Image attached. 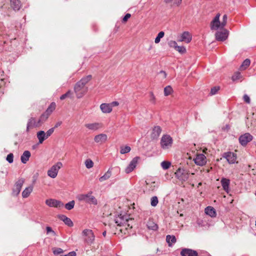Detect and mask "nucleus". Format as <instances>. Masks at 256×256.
I'll return each mask as SVG.
<instances>
[{"label":"nucleus","mask_w":256,"mask_h":256,"mask_svg":"<svg viewBox=\"0 0 256 256\" xmlns=\"http://www.w3.org/2000/svg\"><path fill=\"white\" fill-rule=\"evenodd\" d=\"M182 0H176V4L179 5L182 3Z\"/></svg>","instance_id":"obj_58"},{"label":"nucleus","mask_w":256,"mask_h":256,"mask_svg":"<svg viewBox=\"0 0 256 256\" xmlns=\"http://www.w3.org/2000/svg\"><path fill=\"white\" fill-rule=\"evenodd\" d=\"M62 164L61 162H58L52 166L50 168L48 171V175L52 178H55L56 177L58 170L62 167Z\"/></svg>","instance_id":"obj_5"},{"label":"nucleus","mask_w":256,"mask_h":256,"mask_svg":"<svg viewBox=\"0 0 256 256\" xmlns=\"http://www.w3.org/2000/svg\"><path fill=\"white\" fill-rule=\"evenodd\" d=\"M112 168H110L104 176L99 178V180L100 182H102L108 180L112 176Z\"/></svg>","instance_id":"obj_29"},{"label":"nucleus","mask_w":256,"mask_h":256,"mask_svg":"<svg viewBox=\"0 0 256 256\" xmlns=\"http://www.w3.org/2000/svg\"><path fill=\"white\" fill-rule=\"evenodd\" d=\"M195 164L200 166H204L206 162V157L204 154H197L196 158H194Z\"/></svg>","instance_id":"obj_14"},{"label":"nucleus","mask_w":256,"mask_h":256,"mask_svg":"<svg viewBox=\"0 0 256 256\" xmlns=\"http://www.w3.org/2000/svg\"><path fill=\"white\" fill-rule=\"evenodd\" d=\"M116 223L118 224V225H120L121 224V222L120 223V224H118V220H116Z\"/></svg>","instance_id":"obj_62"},{"label":"nucleus","mask_w":256,"mask_h":256,"mask_svg":"<svg viewBox=\"0 0 256 256\" xmlns=\"http://www.w3.org/2000/svg\"><path fill=\"white\" fill-rule=\"evenodd\" d=\"M62 124V122L61 121L58 122L56 124L54 128H57L58 126H60Z\"/></svg>","instance_id":"obj_57"},{"label":"nucleus","mask_w":256,"mask_h":256,"mask_svg":"<svg viewBox=\"0 0 256 256\" xmlns=\"http://www.w3.org/2000/svg\"><path fill=\"white\" fill-rule=\"evenodd\" d=\"M85 165L87 168H90L94 166V162L90 159H87L85 161Z\"/></svg>","instance_id":"obj_40"},{"label":"nucleus","mask_w":256,"mask_h":256,"mask_svg":"<svg viewBox=\"0 0 256 256\" xmlns=\"http://www.w3.org/2000/svg\"><path fill=\"white\" fill-rule=\"evenodd\" d=\"M160 73H162L163 74V75H164V78L166 77V72H164L163 70H162V71H160Z\"/></svg>","instance_id":"obj_59"},{"label":"nucleus","mask_w":256,"mask_h":256,"mask_svg":"<svg viewBox=\"0 0 256 256\" xmlns=\"http://www.w3.org/2000/svg\"><path fill=\"white\" fill-rule=\"evenodd\" d=\"M72 94V92L71 90H69L66 94L62 95L60 96V100H64L66 98H71Z\"/></svg>","instance_id":"obj_38"},{"label":"nucleus","mask_w":256,"mask_h":256,"mask_svg":"<svg viewBox=\"0 0 256 256\" xmlns=\"http://www.w3.org/2000/svg\"><path fill=\"white\" fill-rule=\"evenodd\" d=\"M58 218L61 220L63 221L64 222V224L70 227L73 226L74 224L72 220L65 215H60L58 216Z\"/></svg>","instance_id":"obj_23"},{"label":"nucleus","mask_w":256,"mask_h":256,"mask_svg":"<svg viewBox=\"0 0 256 256\" xmlns=\"http://www.w3.org/2000/svg\"><path fill=\"white\" fill-rule=\"evenodd\" d=\"M82 234L84 236V241L88 245H91L94 242L95 236L92 230L85 229L82 232Z\"/></svg>","instance_id":"obj_4"},{"label":"nucleus","mask_w":256,"mask_h":256,"mask_svg":"<svg viewBox=\"0 0 256 256\" xmlns=\"http://www.w3.org/2000/svg\"><path fill=\"white\" fill-rule=\"evenodd\" d=\"M168 44L169 46H170L171 48H174L175 50L178 46L176 42L174 40H170L168 42Z\"/></svg>","instance_id":"obj_48"},{"label":"nucleus","mask_w":256,"mask_h":256,"mask_svg":"<svg viewBox=\"0 0 256 256\" xmlns=\"http://www.w3.org/2000/svg\"><path fill=\"white\" fill-rule=\"evenodd\" d=\"M162 129L160 126H155L152 129L151 134V138L152 139H156L160 135Z\"/></svg>","instance_id":"obj_19"},{"label":"nucleus","mask_w":256,"mask_h":256,"mask_svg":"<svg viewBox=\"0 0 256 256\" xmlns=\"http://www.w3.org/2000/svg\"><path fill=\"white\" fill-rule=\"evenodd\" d=\"M100 108L104 113H110L112 111V108L110 104L103 103L100 104Z\"/></svg>","instance_id":"obj_22"},{"label":"nucleus","mask_w":256,"mask_h":256,"mask_svg":"<svg viewBox=\"0 0 256 256\" xmlns=\"http://www.w3.org/2000/svg\"><path fill=\"white\" fill-rule=\"evenodd\" d=\"M10 6L14 10H18L22 6L20 0H10Z\"/></svg>","instance_id":"obj_21"},{"label":"nucleus","mask_w":256,"mask_h":256,"mask_svg":"<svg viewBox=\"0 0 256 256\" xmlns=\"http://www.w3.org/2000/svg\"><path fill=\"white\" fill-rule=\"evenodd\" d=\"M131 150V148L129 146H121L120 152L122 154H125L129 152Z\"/></svg>","instance_id":"obj_35"},{"label":"nucleus","mask_w":256,"mask_h":256,"mask_svg":"<svg viewBox=\"0 0 256 256\" xmlns=\"http://www.w3.org/2000/svg\"><path fill=\"white\" fill-rule=\"evenodd\" d=\"M220 14L218 13L211 22L210 26L212 30H216L218 28H222L221 22L220 21Z\"/></svg>","instance_id":"obj_12"},{"label":"nucleus","mask_w":256,"mask_h":256,"mask_svg":"<svg viewBox=\"0 0 256 256\" xmlns=\"http://www.w3.org/2000/svg\"><path fill=\"white\" fill-rule=\"evenodd\" d=\"M6 160L9 163H12L14 161V154L12 153L9 154L7 156Z\"/></svg>","instance_id":"obj_46"},{"label":"nucleus","mask_w":256,"mask_h":256,"mask_svg":"<svg viewBox=\"0 0 256 256\" xmlns=\"http://www.w3.org/2000/svg\"><path fill=\"white\" fill-rule=\"evenodd\" d=\"M75 202L72 200L65 204V208L68 210H71L74 208Z\"/></svg>","instance_id":"obj_36"},{"label":"nucleus","mask_w":256,"mask_h":256,"mask_svg":"<svg viewBox=\"0 0 256 256\" xmlns=\"http://www.w3.org/2000/svg\"><path fill=\"white\" fill-rule=\"evenodd\" d=\"M130 16H131L130 14H126L124 16V18H123V19H122V22H126L128 20L129 18H130Z\"/></svg>","instance_id":"obj_54"},{"label":"nucleus","mask_w":256,"mask_h":256,"mask_svg":"<svg viewBox=\"0 0 256 256\" xmlns=\"http://www.w3.org/2000/svg\"><path fill=\"white\" fill-rule=\"evenodd\" d=\"M92 192H90L87 194H80L76 196V198L80 202H84L90 204L96 205L98 204V200L92 195Z\"/></svg>","instance_id":"obj_2"},{"label":"nucleus","mask_w":256,"mask_h":256,"mask_svg":"<svg viewBox=\"0 0 256 256\" xmlns=\"http://www.w3.org/2000/svg\"><path fill=\"white\" fill-rule=\"evenodd\" d=\"M60 256H76V252L73 251V252H68L66 254L61 255Z\"/></svg>","instance_id":"obj_55"},{"label":"nucleus","mask_w":256,"mask_h":256,"mask_svg":"<svg viewBox=\"0 0 256 256\" xmlns=\"http://www.w3.org/2000/svg\"><path fill=\"white\" fill-rule=\"evenodd\" d=\"M106 230H104V231L102 232V235H103V236H106Z\"/></svg>","instance_id":"obj_61"},{"label":"nucleus","mask_w":256,"mask_h":256,"mask_svg":"<svg viewBox=\"0 0 256 256\" xmlns=\"http://www.w3.org/2000/svg\"><path fill=\"white\" fill-rule=\"evenodd\" d=\"M158 202V198L157 196H154L151 198L150 204L152 206H156Z\"/></svg>","instance_id":"obj_42"},{"label":"nucleus","mask_w":256,"mask_h":256,"mask_svg":"<svg viewBox=\"0 0 256 256\" xmlns=\"http://www.w3.org/2000/svg\"><path fill=\"white\" fill-rule=\"evenodd\" d=\"M50 114H47L46 112H44V114H42L39 120H38V122L40 123V124L42 122H45L48 118V116H50Z\"/></svg>","instance_id":"obj_34"},{"label":"nucleus","mask_w":256,"mask_h":256,"mask_svg":"<svg viewBox=\"0 0 256 256\" xmlns=\"http://www.w3.org/2000/svg\"><path fill=\"white\" fill-rule=\"evenodd\" d=\"M221 184L223 189L227 192L229 190V186L230 184V180L226 178H222L221 180Z\"/></svg>","instance_id":"obj_26"},{"label":"nucleus","mask_w":256,"mask_h":256,"mask_svg":"<svg viewBox=\"0 0 256 256\" xmlns=\"http://www.w3.org/2000/svg\"><path fill=\"white\" fill-rule=\"evenodd\" d=\"M180 254L182 256H198L196 250L188 248H182Z\"/></svg>","instance_id":"obj_15"},{"label":"nucleus","mask_w":256,"mask_h":256,"mask_svg":"<svg viewBox=\"0 0 256 256\" xmlns=\"http://www.w3.org/2000/svg\"><path fill=\"white\" fill-rule=\"evenodd\" d=\"M172 0H164V2H165L166 3H167V4H168V3H169V2H171Z\"/></svg>","instance_id":"obj_60"},{"label":"nucleus","mask_w":256,"mask_h":256,"mask_svg":"<svg viewBox=\"0 0 256 256\" xmlns=\"http://www.w3.org/2000/svg\"><path fill=\"white\" fill-rule=\"evenodd\" d=\"M255 225L256 226V224H255Z\"/></svg>","instance_id":"obj_64"},{"label":"nucleus","mask_w":256,"mask_h":256,"mask_svg":"<svg viewBox=\"0 0 256 256\" xmlns=\"http://www.w3.org/2000/svg\"><path fill=\"white\" fill-rule=\"evenodd\" d=\"M250 61L249 59H246L240 66V68L241 70H246L250 64Z\"/></svg>","instance_id":"obj_32"},{"label":"nucleus","mask_w":256,"mask_h":256,"mask_svg":"<svg viewBox=\"0 0 256 256\" xmlns=\"http://www.w3.org/2000/svg\"><path fill=\"white\" fill-rule=\"evenodd\" d=\"M253 136L250 133H245L241 135L238 138L240 144L242 146H246L248 142L252 140Z\"/></svg>","instance_id":"obj_8"},{"label":"nucleus","mask_w":256,"mask_h":256,"mask_svg":"<svg viewBox=\"0 0 256 256\" xmlns=\"http://www.w3.org/2000/svg\"><path fill=\"white\" fill-rule=\"evenodd\" d=\"M36 136L38 140V143L42 144L44 141L48 138L46 133L44 130H40L37 132Z\"/></svg>","instance_id":"obj_25"},{"label":"nucleus","mask_w":256,"mask_h":256,"mask_svg":"<svg viewBox=\"0 0 256 256\" xmlns=\"http://www.w3.org/2000/svg\"><path fill=\"white\" fill-rule=\"evenodd\" d=\"M107 138L108 136L106 134H101L96 136L94 138V140L96 143L102 144L106 141Z\"/></svg>","instance_id":"obj_18"},{"label":"nucleus","mask_w":256,"mask_h":256,"mask_svg":"<svg viewBox=\"0 0 256 256\" xmlns=\"http://www.w3.org/2000/svg\"><path fill=\"white\" fill-rule=\"evenodd\" d=\"M173 92V90L171 86H168L164 88V94L165 96H168L170 95Z\"/></svg>","instance_id":"obj_33"},{"label":"nucleus","mask_w":256,"mask_h":256,"mask_svg":"<svg viewBox=\"0 0 256 256\" xmlns=\"http://www.w3.org/2000/svg\"><path fill=\"white\" fill-rule=\"evenodd\" d=\"M164 35V32L163 31L160 32L155 38L154 42L156 44H158L160 40V38H163Z\"/></svg>","instance_id":"obj_37"},{"label":"nucleus","mask_w":256,"mask_h":256,"mask_svg":"<svg viewBox=\"0 0 256 256\" xmlns=\"http://www.w3.org/2000/svg\"><path fill=\"white\" fill-rule=\"evenodd\" d=\"M222 157L225 158L230 164H234L236 162V154L231 152H224Z\"/></svg>","instance_id":"obj_9"},{"label":"nucleus","mask_w":256,"mask_h":256,"mask_svg":"<svg viewBox=\"0 0 256 256\" xmlns=\"http://www.w3.org/2000/svg\"><path fill=\"white\" fill-rule=\"evenodd\" d=\"M110 104L111 105V107L112 108V107L118 106L119 103L118 102L114 101L110 103Z\"/></svg>","instance_id":"obj_56"},{"label":"nucleus","mask_w":256,"mask_h":256,"mask_svg":"<svg viewBox=\"0 0 256 256\" xmlns=\"http://www.w3.org/2000/svg\"><path fill=\"white\" fill-rule=\"evenodd\" d=\"M192 36L188 32H184L181 35L180 42H184L189 43L192 40Z\"/></svg>","instance_id":"obj_20"},{"label":"nucleus","mask_w":256,"mask_h":256,"mask_svg":"<svg viewBox=\"0 0 256 256\" xmlns=\"http://www.w3.org/2000/svg\"><path fill=\"white\" fill-rule=\"evenodd\" d=\"M140 160V157L136 156L130 162L128 166L126 168L125 172L126 174L131 172L136 167L138 160Z\"/></svg>","instance_id":"obj_13"},{"label":"nucleus","mask_w":256,"mask_h":256,"mask_svg":"<svg viewBox=\"0 0 256 256\" xmlns=\"http://www.w3.org/2000/svg\"><path fill=\"white\" fill-rule=\"evenodd\" d=\"M33 190V187L32 186H30L26 188L22 192V196L24 198H28L31 192H32Z\"/></svg>","instance_id":"obj_30"},{"label":"nucleus","mask_w":256,"mask_h":256,"mask_svg":"<svg viewBox=\"0 0 256 256\" xmlns=\"http://www.w3.org/2000/svg\"><path fill=\"white\" fill-rule=\"evenodd\" d=\"M52 252L54 254L58 255L63 252V250L59 248H52Z\"/></svg>","instance_id":"obj_43"},{"label":"nucleus","mask_w":256,"mask_h":256,"mask_svg":"<svg viewBox=\"0 0 256 256\" xmlns=\"http://www.w3.org/2000/svg\"><path fill=\"white\" fill-rule=\"evenodd\" d=\"M229 32L225 28H220L215 34L216 39L218 41L223 42L227 39Z\"/></svg>","instance_id":"obj_6"},{"label":"nucleus","mask_w":256,"mask_h":256,"mask_svg":"<svg viewBox=\"0 0 256 256\" xmlns=\"http://www.w3.org/2000/svg\"><path fill=\"white\" fill-rule=\"evenodd\" d=\"M243 99L244 101L247 104H250V98L247 94H244V96Z\"/></svg>","instance_id":"obj_52"},{"label":"nucleus","mask_w":256,"mask_h":256,"mask_svg":"<svg viewBox=\"0 0 256 256\" xmlns=\"http://www.w3.org/2000/svg\"><path fill=\"white\" fill-rule=\"evenodd\" d=\"M54 128H52L50 129H49L46 133V136L48 138L49 136H50L52 133L54 132Z\"/></svg>","instance_id":"obj_50"},{"label":"nucleus","mask_w":256,"mask_h":256,"mask_svg":"<svg viewBox=\"0 0 256 256\" xmlns=\"http://www.w3.org/2000/svg\"><path fill=\"white\" fill-rule=\"evenodd\" d=\"M92 76L88 75L82 78L74 86V91L78 98H82L88 91V88L86 85L91 80Z\"/></svg>","instance_id":"obj_1"},{"label":"nucleus","mask_w":256,"mask_h":256,"mask_svg":"<svg viewBox=\"0 0 256 256\" xmlns=\"http://www.w3.org/2000/svg\"><path fill=\"white\" fill-rule=\"evenodd\" d=\"M242 75L240 73L238 72H237L234 74L232 76V79L233 81H236L242 78Z\"/></svg>","instance_id":"obj_39"},{"label":"nucleus","mask_w":256,"mask_h":256,"mask_svg":"<svg viewBox=\"0 0 256 256\" xmlns=\"http://www.w3.org/2000/svg\"><path fill=\"white\" fill-rule=\"evenodd\" d=\"M166 242L168 244V246L172 247L176 242V239L174 236L167 235L166 236Z\"/></svg>","instance_id":"obj_28"},{"label":"nucleus","mask_w":256,"mask_h":256,"mask_svg":"<svg viewBox=\"0 0 256 256\" xmlns=\"http://www.w3.org/2000/svg\"><path fill=\"white\" fill-rule=\"evenodd\" d=\"M173 140L172 138L168 134H164L160 140V146L163 150H168L172 146Z\"/></svg>","instance_id":"obj_3"},{"label":"nucleus","mask_w":256,"mask_h":256,"mask_svg":"<svg viewBox=\"0 0 256 256\" xmlns=\"http://www.w3.org/2000/svg\"><path fill=\"white\" fill-rule=\"evenodd\" d=\"M31 154L30 151L25 150L20 156V160L23 164H26L29 160Z\"/></svg>","instance_id":"obj_24"},{"label":"nucleus","mask_w":256,"mask_h":256,"mask_svg":"<svg viewBox=\"0 0 256 256\" xmlns=\"http://www.w3.org/2000/svg\"><path fill=\"white\" fill-rule=\"evenodd\" d=\"M46 230L47 234L52 232L54 234V236L56 235V232L52 230V228L50 226H47L46 228Z\"/></svg>","instance_id":"obj_53"},{"label":"nucleus","mask_w":256,"mask_h":256,"mask_svg":"<svg viewBox=\"0 0 256 256\" xmlns=\"http://www.w3.org/2000/svg\"><path fill=\"white\" fill-rule=\"evenodd\" d=\"M40 124V123L38 122H38H36L34 118H30L28 120V124H27L26 130V132H28L30 128H32L34 127L38 126Z\"/></svg>","instance_id":"obj_17"},{"label":"nucleus","mask_w":256,"mask_h":256,"mask_svg":"<svg viewBox=\"0 0 256 256\" xmlns=\"http://www.w3.org/2000/svg\"><path fill=\"white\" fill-rule=\"evenodd\" d=\"M205 213L211 216L214 218L216 216V214L215 209L212 206H208L205 208Z\"/></svg>","instance_id":"obj_27"},{"label":"nucleus","mask_w":256,"mask_h":256,"mask_svg":"<svg viewBox=\"0 0 256 256\" xmlns=\"http://www.w3.org/2000/svg\"><path fill=\"white\" fill-rule=\"evenodd\" d=\"M56 108V104L54 102H52L48 107L47 108L45 112H46L48 114L50 115L51 114L54 110Z\"/></svg>","instance_id":"obj_31"},{"label":"nucleus","mask_w":256,"mask_h":256,"mask_svg":"<svg viewBox=\"0 0 256 256\" xmlns=\"http://www.w3.org/2000/svg\"><path fill=\"white\" fill-rule=\"evenodd\" d=\"M116 168L117 169L118 172H120V168Z\"/></svg>","instance_id":"obj_63"},{"label":"nucleus","mask_w":256,"mask_h":256,"mask_svg":"<svg viewBox=\"0 0 256 256\" xmlns=\"http://www.w3.org/2000/svg\"><path fill=\"white\" fill-rule=\"evenodd\" d=\"M219 90H220L219 86H214L211 88L210 94L211 95L216 94Z\"/></svg>","instance_id":"obj_47"},{"label":"nucleus","mask_w":256,"mask_h":256,"mask_svg":"<svg viewBox=\"0 0 256 256\" xmlns=\"http://www.w3.org/2000/svg\"><path fill=\"white\" fill-rule=\"evenodd\" d=\"M150 102L154 104L156 103V98L153 94L152 92H150Z\"/></svg>","instance_id":"obj_51"},{"label":"nucleus","mask_w":256,"mask_h":256,"mask_svg":"<svg viewBox=\"0 0 256 256\" xmlns=\"http://www.w3.org/2000/svg\"><path fill=\"white\" fill-rule=\"evenodd\" d=\"M176 50L180 54H184L186 52V49L185 47L183 46H177Z\"/></svg>","instance_id":"obj_45"},{"label":"nucleus","mask_w":256,"mask_h":256,"mask_svg":"<svg viewBox=\"0 0 256 256\" xmlns=\"http://www.w3.org/2000/svg\"><path fill=\"white\" fill-rule=\"evenodd\" d=\"M85 127L92 131H96L102 127V124L100 122H94L86 124L84 125Z\"/></svg>","instance_id":"obj_16"},{"label":"nucleus","mask_w":256,"mask_h":256,"mask_svg":"<svg viewBox=\"0 0 256 256\" xmlns=\"http://www.w3.org/2000/svg\"><path fill=\"white\" fill-rule=\"evenodd\" d=\"M46 204L50 207L60 208L64 206L62 202L55 199L50 198L46 200Z\"/></svg>","instance_id":"obj_11"},{"label":"nucleus","mask_w":256,"mask_h":256,"mask_svg":"<svg viewBox=\"0 0 256 256\" xmlns=\"http://www.w3.org/2000/svg\"><path fill=\"white\" fill-rule=\"evenodd\" d=\"M148 228L149 229L154 230H156L158 228V226L157 224H156L154 223H152V226L150 225V223H149L148 224Z\"/></svg>","instance_id":"obj_49"},{"label":"nucleus","mask_w":256,"mask_h":256,"mask_svg":"<svg viewBox=\"0 0 256 256\" xmlns=\"http://www.w3.org/2000/svg\"><path fill=\"white\" fill-rule=\"evenodd\" d=\"M176 176L180 180L186 181L188 178V173L183 168H178L175 172Z\"/></svg>","instance_id":"obj_10"},{"label":"nucleus","mask_w":256,"mask_h":256,"mask_svg":"<svg viewBox=\"0 0 256 256\" xmlns=\"http://www.w3.org/2000/svg\"><path fill=\"white\" fill-rule=\"evenodd\" d=\"M171 165V163L168 161H163L161 163V166L164 170L168 169Z\"/></svg>","instance_id":"obj_41"},{"label":"nucleus","mask_w":256,"mask_h":256,"mask_svg":"<svg viewBox=\"0 0 256 256\" xmlns=\"http://www.w3.org/2000/svg\"><path fill=\"white\" fill-rule=\"evenodd\" d=\"M24 182V178H20L16 181L12 188V194L13 196H16L18 195Z\"/></svg>","instance_id":"obj_7"},{"label":"nucleus","mask_w":256,"mask_h":256,"mask_svg":"<svg viewBox=\"0 0 256 256\" xmlns=\"http://www.w3.org/2000/svg\"><path fill=\"white\" fill-rule=\"evenodd\" d=\"M228 20V16L226 14H224L222 16V20L221 22V26L222 28H224V27L226 26Z\"/></svg>","instance_id":"obj_44"}]
</instances>
